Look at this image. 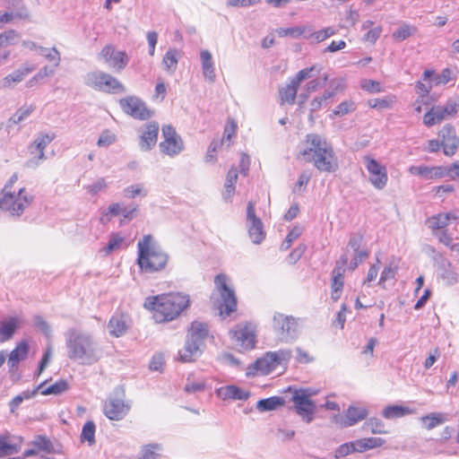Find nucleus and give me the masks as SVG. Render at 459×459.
I'll return each mask as SVG.
<instances>
[{"label": "nucleus", "instance_id": "f257e3e1", "mask_svg": "<svg viewBox=\"0 0 459 459\" xmlns=\"http://www.w3.org/2000/svg\"><path fill=\"white\" fill-rule=\"evenodd\" d=\"M67 357L82 365H92L100 358V350L92 335L75 328L68 329L65 333Z\"/></svg>", "mask_w": 459, "mask_h": 459}, {"label": "nucleus", "instance_id": "f03ea898", "mask_svg": "<svg viewBox=\"0 0 459 459\" xmlns=\"http://www.w3.org/2000/svg\"><path fill=\"white\" fill-rule=\"evenodd\" d=\"M300 154L321 172L331 173L338 169L337 157L332 144L319 134H309L306 136L305 148Z\"/></svg>", "mask_w": 459, "mask_h": 459}, {"label": "nucleus", "instance_id": "7ed1b4c3", "mask_svg": "<svg viewBox=\"0 0 459 459\" xmlns=\"http://www.w3.org/2000/svg\"><path fill=\"white\" fill-rule=\"evenodd\" d=\"M190 304L187 294L177 292L149 297L144 307L153 312L156 323L169 322L177 318Z\"/></svg>", "mask_w": 459, "mask_h": 459}, {"label": "nucleus", "instance_id": "20e7f679", "mask_svg": "<svg viewBox=\"0 0 459 459\" xmlns=\"http://www.w3.org/2000/svg\"><path fill=\"white\" fill-rule=\"evenodd\" d=\"M137 264L142 272L152 273L165 268L169 255L153 241L151 235H144L137 244Z\"/></svg>", "mask_w": 459, "mask_h": 459}, {"label": "nucleus", "instance_id": "39448f33", "mask_svg": "<svg viewBox=\"0 0 459 459\" xmlns=\"http://www.w3.org/2000/svg\"><path fill=\"white\" fill-rule=\"evenodd\" d=\"M301 319L292 315L274 312L272 318V329L277 339L283 343H291L300 333Z\"/></svg>", "mask_w": 459, "mask_h": 459}, {"label": "nucleus", "instance_id": "423d86ee", "mask_svg": "<svg viewBox=\"0 0 459 459\" xmlns=\"http://www.w3.org/2000/svg\"><path fill=\"white\" fill-rule=\"evenodd\" d=\"M84 83L105 93H124L126 87L114 76L102 71H92L84 76Z\"/></svg>", "mask_w": 459, "mask_h": 459}, {"label": "nucleus", "instance_id": "0eeeda50", "mask_svg": "<svg viewBox=\"0 0 459 459\" xmlns=\"http://www.w3.org/2000/svg\"><path fill=\"white\" fill-rule=\"evenodd\" d=\"M292 357L290 349H281L275 351H267L254 363V368L261 375H269L279 366L286 367Z\"/></svg>", "mask_w": 459, "mask_h": 459}, {"label": "nucleus", "instance_id": "6e6552de", "mask_svg": "<svg viewBox=\"0 0 459 459\" xmlns=\"http://www.w3.org/2000/svg\"><path fill=\"white\" fill-rule=\"evenodd\" d=\"M33 196L22 187L17 192L3 193L0 199L1 210L9 212L12 215L20 216L30 205Z\"/></svg>", "mask_w": 459, "mask_h": 459}, {"label": "nucleus", "instance_id": "1a4fd4ad", "mask_svg": "<svg viewBox=\"0 0 459 459\" xmlns=\"http://www.w3.org/2000/svg\"><path fill=\"white\" fill-rule=\"evenodd\" d=\"M221 301L218 305L221 315L230 316L237 308V298L234 290L228 286V277L218 274L214 280Z\"/></svg>", "mask_w": 459, "mask_h": 459}, {"label": "nucleus", "instance_id": "9d476101", "mask_svg": "<svg viewBox=\"0 0 459 459\" xmlns=\"http://www.w3.org/2000/svg\"><path fill=\"white\" fill-rule=\"evenodd\" d=\"M55 137L56 134L54 133H40L37 135L35 140L28 147L31 157L25 163L27 168L36 169L47 160L45 150Z\"/></svg>", "mask_w": 459, "mask_h": 459}, {"label": "nucleus", "instance_id": "9b49d317", "mask_svg": "<svg viewBox=\"0 0 459 459\" xmlns=\"http://www.w3.org/2000/svg\"><path fill=\"white\" fill-rule=\"evenodd\" d=\"M130 410V404L124 400L123 392L116 391L104 403L103 413L111 420H121Z\"/></svg>", "mask_w": 459, "mask_h": 459}, {"label": "nucleus", "instance_id": "f8f14e48", "mask_svg": "<svg viewBox=\"0 0 459 459\" xmlns=\"http://www.w3.org/2000/svg\"><path fill=\"white\" fill-rule=\"evenodd\" d=\"M310 395L311 394L308 390L300 389L299 391L296 390L291 398L295 411L306 423L313 421L316 410V403L309 399Z\"/></svg>", "mask_w": 459, "mask_h": 459}, {"label": "nucleus", "instance_id": "ddd939ff", "mask_svg": "<svg viewBox=\"0 0 459 459\" xmlns=\"http://www.w3.org/2000/svg\"><path fill=\"white\" fill-rule=\"evenodd\" d=\"M161 131L164 140L159 145L160 152L170 157L179 154L184 150V143L175 128L170 125H165Z\"/></svg>", "mask_w": 459, "mask_h": 459}, {"label": "nucleus", "instance_id": "4468645a", "mask_svg": "<svg viewBox=\"0 0 459 459\" xmlns=\"http://www.w3.org/2000/svg\"><path fill=\"white\" fill-rule=\"evenodd\" d=\"M121 109L134 119L146 120L152 117L144 101L135 96H128L119 100Z\"/></svg>", "mask_w": 459, "mask_h": 459}, {"label": "nucleus", "instance_id": "2eb2a0df", "mask_svg": "<svg viewBox=\"0 0 459 459\" xmlns=\"http://www.w3.org/2000/svg\"><path fill=\"white\" fill-rule=\"evenodd\" d=\"M364 164L369 173V181L377 189H383L387 183L386 169L375 159L366 156Z\"/></svg>", "mask_w": 459, "mask_h": 459}, {"label": "nucleus", "instance_id": "dca6fc26", "mask_svg": "<svg viewBox=\"0 0 459 459\" xmlns=\"http://www.w3.org/2000/svg\"><path fill=\"white\" fill-rule=\"evenodd\" d=\"M247 220L248 221V233L254 244H260L264 237V226L261 220L255 215V204L249 202L247 207Z\"/></svg>", "mask_w": 459, "mask_h": 459}, {"label": "nucleus", "instance_id": "f3484780", "mask_svg": "<svg viewBox=\"0 0 459 459\" xmlns=\"http://www.w3.org/2000/svg\"><path fill=\"white\" fill-rule=\"evenodd\" d=\"M235 345L244 351L251 350L255 345V334L253 329L247 325H238L230 332Z\"/></svg>", "mask_w": 459, "mask_h": 459}, {"label": "nucleus", "instance_id": "a211bd4d", "mask_svg": "<svg viewBox=\"0 0 459 459\" xmlns=\"http://www.w3.org/2000/svg\"><path fill=\"white\" fill-rule=\"evenodd\" d=\"M100 56L110 67L117 71L123 70L129 62V57L125 51H117L111 45L105 46Z\"/></svg>", "mask_w": 459, "mask_h": 459}, {"label": "nucleus", "instance_id": "6ab92c4d", "mask_svg": "<svg viewBox=\"0 0 459 459\" xmlns=\"http://www.w3.org/2000/svg\"><path fill=\"white\" fill-rule=\"evenodd\" d=\"M438 134L442 138L441 144L443 146L444 154L453 156L459 146V138L456 136L455 127L449 124L446 125Z\"/></svg>", "mask_w": 459, "mask_h": 459}, {"label": "nucleus", "instance_id": "aec40b11", "mask_svg": "<svg viewBox=\"0 0 459 459\" xmlns=\"http://www.w3.org/2000/svg\"><path fill=\"white\" fill-rule=\"evenodd\" d=\"M36 69V65L30 63L22 65L12 74L4 77L1 81V87L4 89H12L16 84L23 81V79Z\"/></svg>", "mask_w": 459, "mask_h": 459}, {"label": "nucleus", "instance_id": "412c9836", "mask_svg": "<svg viewBox=\"0 0 459 459\" xmlns=\"http://www.w3.org/2000/svg\"><path fill=\"white\" fill-rule=\"evenodd\" d=\"M408 171L411 175L419 176L425 180H432L446 177V168L443 166H411Z\"/></svg>", "mask_w": 459, "mask_h": 459}, {"label": "nucleus", "instance_id": "4be33fe9", "mask_svg": "<svg viewBox=\"0 0 459 459\" xmlns=\"http://www.w3.org/2000/svg\"><path fill=\"white\" fill-rule=\"evenodd\" d=\"M159 125L151 122L144 126V131L140 136L139 145L142 151H150L157 143Z\"/></svg>", "mask_w": 459, "mask_h": 459}, {"label": "nucleus", "instance_id": "5701e85b", "mask_svg": "<svg viewBox=\"0 0 459 459\" xmlns=\"http://www.w3.org/2000/svg\"><path fill=\"white\" fill-rule=\"evenodd\" d=\"M368 414V411L365 407L350 406L346 411L345 419L341 418V420L337 422H339L342 428L351 427L366 419Z\"/></svg>", "mask_w": 459, "mask_h": 459}, {"label": "nucleus", "instance_id": "b1692460", "mask_svg": "<svg viewBox=\"0 0 459 459\" xmlns=\"http://www.w3.org/2000/svg\"><path fill=\"white\" fill-rule=\"evenodd\" d=\"M28 351L29 346L27 342H22L10 352L7 365L12 375L17 370L20 361L26 359Z\"/></svg>", "mask_w": 459, "mask_h": 459}, {"label": "nucleus", "instance_id": "393cba45", "mask_svg": "<svg viewBox=\"0 0 459 459\" xmlns=\"http://www.w3.org/2000/svg\"><path fill=\"white\" fill-rule=\"evenodd\" d=\"M457 216L455 213H438L429 218L426 224L432 230L433 235L437 236V230H445L448 226L450 221H456Z\"/></svg>", "mask_w": 459, "mask_h": 459}, {"label": "nucleus", "instance_id": "a878e982", "mask_svg": "<svg viewBox=\"0 0 459 459\" xmlns=\"http://www.w3.org/2000/svg\"><path fill=\"white\" fill-rule=\"evenodd\" d=\"M217 395L223 400H241L246 401L249 398L250 393L234 385L221 387L217 390Z\"/></svg>", "mask_w": 459, "mask_h": 459}, {"label": "nucleus", "instance_id": "bb28decb", "mask_svg": "<svg viewBox=\"0 0 459 459\" xmlns=\"http://www.w3.org/2000/svg\"><path fill=\"white\" fill-rule=\"evenodd\" d=\"M201 346L187 338L185 346L178 351L179 360L182 362L194 361L202 353Z\"/></svg>", "mask_w": 459, "mask_h": 459}, {"label": "nucleus", "instance_id": "cd10ccee", "mask_svg": "<svg viewBox=\"0 0 459 459\" xmlns=\"http://www.w3.org/2000/svg\"><path fill=\"white\" fill-rule=\"evenodd\" d=\"M108 327L111 335L115 337L123 335L128 328L127 316L123 314L114 315L110 318Z\"/></svg>", "mask_w": 459, "mask_h": 459}, {"label": "nucleus", "instance_id": "c85d7f7f", "mask_svg": "<svg viewBox=\"0 0 459 459\" xmlns=\"http://www.w3.org/2000/svg\"><path fill=\"white\" fill-rule=\"evenodd\" d=\"M438 276L446 285H454L457 282V274L452 267L451 263L442 259L437 265Z\"/></svg>", "mask_w": 459, "mask_h": 459}, {"label": "nucleus", "instance_id": "c756f323", "mask_svg": "<svg viewBox=\"0 0 459 459\" xmlns=\"http://www.w3.org/2000/svg\"><path fill=\"white\" fill-rule=\"evenodd\" d=\"M208 325L205 323L195 321L191 324L187 338L203 345L204 340L208 335Z\"/></svg>", "mask_w": 459, "mask_h": 459}, {"label": "nucleus", "instance_id": "7c9ffc66", "mask_svg": "<svg viewBox=\"0 0 459 459\" xmlns=\"http://www.w3.org/2000/svg\"><path fill=\"white\" fill-rule=\"evenodd\" d=\"M202 70L204 76L211 82L215 80V69L212 54L209 50H202L200 53Z\"/></svg>", "mask_w": 459, "mask_h": 459}, {"label": "nucleus", "instance_id": "2f4dec72", "mask_svg": "<svg viewBox=\"0 0 459 459\" xmlns=\"http://www.w3.org/2000/svg\"><path fill=\"white\" fill-rule=\"evenodd\" d=\"M285 400L281 396H272L266 399L259 400L256 403V409L259 411H273L277 408L283 406Z\"/></svg>", "mask_w": 459, "mask_h": 459}, {"label": "nucleus", "instance_id": "473e14b6", "mask_svg": "<svg viewBox=\"0 0 459 459\" xmlns=\"http://www.w3.org/2000/svg\"><path fill=\"white\" fill-rule=\"evenodd\" d=\"M299 85L295 84V82L291 79L284 88L280 90L281 104L288 103L293 105L297 96L298 89Z\"/></svg>", "mask_w": 459, "mask_h": 459}, {"label": "nucleus", "instance_id": "72a5a7b5", "mask_svg": "<svg viewBox=\"0 0 459 459\" xmlns=\"http://www.w3.org/2000/svg\"><path fill=\"white\" fill-rule=\"evenodd\" d=\"M46 382L41 383L38 385V390H40V394L43 395L49 394H60L68 389V383L65 380H59L55 384L45 387Z\"/></svg>", "mask_w": 459, "mask_h": 459}, {"label": "nucleus", "instance_id": "f704fd0d", "mask_svg": "<svg viewBox=\"0 0 459 459\" xmlns=\"http://www.w3.org/2000/svg\"><path fill=\"white\" fill-rule=\"evenodd\" d=\"M446 118L442 106H436L424 115L423 123L425 126L430 127L436 124H439Z\"/></svg>", "mask_w": 459, "mask_h": 459}, {"label": "nucleus", "instance_id": "c9c22d12", "mask_svg": "<svg viewBox=\"0 0 459 459\" xmlns=\"http://www.w3.org/2000/svg\"><path fill=\"white\" fill-rule=\"evenodd\" d=\"M179 52L176 48H169L163 56L162 65L165 69L172 74L176 71L178 63Z\"/></svg>", "mask_w": 459, "mask_h": 459}, {"label": "nucleus", "instance_id": "e433bc0d", "mask_svg": "<svg viewBox=\"0 0 459 459\" xmlns=\"http://www.w3.org/2000/svg\"><path fill=\"white\" fill-rule=\"evenodd\" d=\"M18 325L15 317H11L8 321L3 322L0 326V342H4L12 338Z\"/></svg>", "mask_w": 459, "mask_h": 459}, {"label": "nucleus", "instance_id": "4c0bfd02", "mask_svg": "<svg viewBox=\"0 0 459 459\" xmlns=\"http://www.w3.org/2000/svg\"><path fill=\"white\" fill-rule=\"evenodd\" d=\"M36 107L33 104H25L22 106L9 119L13 124H20L27 119L31 113L35 110Z\"/></svg>", "mask_w": 459, "mask_h": 459}, {"label": "nucleus", "instance_id": "58836bf2", "mask_svg": "<svg viewBox=\"0 0 459 459\" xmlns=\"http://www.w3.org/2000/svg\"><path fill=\"white\" fill-rule=\"evenodd\" d=\"M39 54L44 56L48 62L53 63L54 67L59 66L61 62V55L55 47L51 48L39 47Z\"/></svg>", "mask_w": 459, "mask_h": 459}, {"label": "nucleus", "instance_id": "ea45409f", "mask_svg": "<svg viewBox=\"0 0 459 459\" xmlns=\"http://www.w3.org/2000/svg\"><path fill=\"white\" fill-rule=\"evenodd\" d=\"M410 411H411L407 407L401 405H389L383 410L382 415L385 419H396L410 413Z\"/></svg>", "mask_w": 459, "mask_h": 459}, {"label": "nucleus", "instance_id": "a19ab883", "mask_svg": "<svg viewBox=\"0 0 459 459\" xmlns=\"http://www.w3.org/2000/svg\"><path fill=\"white\" fill-rule=\"evenodd\" d=\"M95 424L93 421L89 420L87 421L82 429L81 433V440L82 442H88L89 446H92L95 444Z\"/></svg>", "mask_w": 459, "mask_h": 459}, {"label": "nucleus", "instance_id": "79ce46f5", "mask_svg": "<svg viewBox=\"0 0 459 459\" xmlns=\"http://www.w3.org/2000/svg\"><path fill=\"white\" fill-rule=\"evenodd\" d=\"M20 33L14 30H8L0 34V48L15 45L20 39Z\"/></svg>", "mask_w": 459, "mask_h": 459}, {"label": "nucleus", "instance_id": "37998d69", "mask_svg": "<svg viewBox=\"0 0 459 459\" xmlns=\"http://www.w3.org/2000/svg\"><path fill=\"white\" fill-rule=\"evenodd\" d=\"M161 450V446L158 443L145 445L141 449L140 456L137 459H158L157 451Z\"/></svg>", "mask_w": 459, "mask_h": 459}, {"label": "nucleus", "instance_id": "c03bdc74", "mask_svg": "<svg viewBox=\"0 0 459 459\" xmlns=\"http://www.w3.org/2000/svg\"><path fill=\"white\" fill-rule=\"evenodd\" d=\"M124 242V237L118 233H113L110 235L109 239L103 251L106 255L112 253L113 251L120 248Z\"/></svg>", "mask_w": 459, "mask_h": 459}, {"label": "nucleus", "instance_id": "a18cd8bd", "mask_svg": "<svg viewBox=\"0 0 459 459\" xmlns=\"http://www.w3.org/2000/svg\"><path fill=\"white\" fill-rule=\"evenodd\" d=\"M444 421V418L440 413H431L421 418V422L427 429H432L440 425Z\"/></svg>", "mask_w": 459, "mask_h": 459}, {"label": "nucleus", "instance_id": "49530a36", "mask_svg": "<svg viewBox=\"0 0 459 459\" xmlns=\"http://www.w3.org/2000/svg\"><path fill=\"white\" fill-rule=\"evenodd\" d=\"M415 31V27L403 24L394 31L393 38L396 40L402 41L413 35Z\"/></svg>", "mask_w": 459, "mask_h": 459}, {"label": "nucleus", "instance_id": "de8ad7c7", "mask_svg": "<svg viewBox=\"0 0 459 459\" xmlns=\"http://www.w3.org/2000/svg\"><path fill=\"white\" fill-rule=\"evenodd\" d=\"M302 229L299 226H295L286 236L285 239L281 245V250L286 251L291 246V244L301 235Z\"/></svg>", "mask_w": 459, "mask_h": 459}, {"label": "nucleus", "instance_id": "09e8293b", "mask_svg": "<svg viewBox=\"0 0 459 459\" xmlns=\"http://www.w3.org/2000/svg\"><path fill=\"white\" fill-rule=\"evenodd\" d=\"M356 109V106L351 100H344L341 102L335 109L333 110V115L334 117H342L347 115Z\"/></svg>", "mask_w": 459, "mask_h": 459}, {"label": "nucleus", "instance_id": "8fccbe9b", "mask_svg": "<svg viewBox=\"0 0 459 459\" xmlns=\"http://www.w3.org/2000/svg\"><path fill=\"white\" fill-rule=\"evenodd\" d=\"M365 428L368 429L373 434H384L385 430L384 422L377 418H370L365 422Z\"/></svg>", "mask_w": 459, "mask_h": 459}, {"label": "nucleus", "instance_id": "3c124183", "mask_svg": "<svg viewBox=\"0 0 459 459\" xmlns=\"http://www.w3.org/2000/svg\"><path fill=\"white\" fill-rule=\"evenodd\" d=\"M336 33V30L333 27H327L323 30H319L310 34L309 39L316 41L321 42L325 39L333 36Z\"/></svg>", "mask_w": 459, "mask_h": 459}, {"label": "nucleus", "instance_id": "603ef678", "mask_svg": "<svg viewBox=\"0 0 459 459\" xmlns=\"http://www.w3.org/2000/svg\"><path fill=\"white\" fill-rule=\"evenodd\" d=\"M124 195L126 198H134L137 195H147V191L143 188L142 184H135L129 186L124 189Z\"/></svg>", "mask_w": 459, "mask_h": 459}, {"label": "nucleus", "instance_id": "864d4df0", "mask_svg": "<svg viewBox=\"0 0 459 459\" xmlns=\"http://www.w3.org/2000/svg\"><path fill=\"white\" fill-rule=\"evenodd\" d=\"M107 186L108 185L105 178H100L92 184L86 186L84 188L91 195H96L98 193L105 190Z\"/></svg>", "mask_w": 459, "mask_h": 459}, {"label": "nucleus", "instance_id": "5fc2aeb1", "mask_svg": "<svg viewBox=\"0 0 459 459\" xmlns=\"http://www.w3.org/2000/svg\"><path fill=\"white\" fill-rule=\"evenodd\" d=\"M18 452L15 445L6 441L4 437L0 436V456L12 455Z\"/></svg>", "mask_w": 459, "mask_h": 459}, {"label": "nucleus", "instance_id": "6e6d98bb", "mask_svg": "<svg viewBox=\"0 0 459 459\" xmlns=\"http://www.w3.org/2000/svg\"><path fill=\"white\" fill-rule=\"evenodd\" d=\"M35 326L47 337L51 336V327L48 323L40 316H35L33 319Z\"/></svg>", "mask_w": 459, "mask_h": 459}, {"label": "nucleus", "instance_id": "4d7b16f0", "mask_svg": "<svg viewBox=\"0 0 459 459\" xmlns=\"http://www.w3.org/2000/svg\"><path fill=\"white\" fill-rule=\"evenodd\" d=\"M116 141V135L109 131H104L99 137L98 146L100 147H108L111 145Z\"/></svg>", "mask_w": 459, "mask_h": 459}, {"label": "nucleus", "instance_id": "13d9d810", "mask_svg": "<svg viewBox=\"0 0 459 459\" xmlns=\"http://www.w3.org/2000/svg\"><path fill=\"white\" fill-rule=\"evenodd\" d=\"M453 78H454L453 70H451L449 68H446L441 72L440 74L437 75L434 78V81H435L436 85H439V84L447 83L448 82L452 81Z\"/></svg>", "mask_w": 459, "mask_h": 459}, {"label": "nucleus", "instance_id": "bf43d9fd", "mask_svg": "<svg viewBox=\"0 0 459 459\" xmlns=\"http://www.w3.org/2000/svg\"><path fill=\"white\" fill-rule=\"evenodd\" d=\"M136 211V206H122L121 214L123 216V219L120 220V225H124L126 222L132 221L135 217Z\"/></svg>", "mask_w": 459, "mask_h": 459}, {"label": "nucleus", "instance_id": "052dcab7", "mask_svg": "<svg viewBox=\"0 0 459 459\" xmlns=\"http://www.w3.org/2000/svg\"><path fill=\"white\" fill-rule=\"evenodd\" d=\"M14 17L18 18H28L29 14L27 11L13 13V12H5L3 14H0V23H9L11 22Z\"/></svg>", "mask_w": 459, "mask_h": 459}, {"label": "nucleus", "instance_id": "680f3d73", "mask_svg": "<svg viewBox=\"0 0 459 459\" xmlns=\"http://www.w3.org/2000/svg\"><path fill=\"white\" fill-rule=\"evenodd\" d=\"M33 444L35 446H37L39 449L46 452H51L52 450V444L51 442L43 436H38L33 441Z\"/></svg>", "mask_w": 459, "mask_h": 459}, {"label": "nucleus", "instance_id": "e2e57ef3", "mask_svg": "<svg viewBox=\"0 0 459 459\" xmlns=\"http://www.w3.org/2000/svg\"><path fill=\"white\" fill-rule=\"evenodd\" d=\"M352 446L353 445L351 442H347V443L341 445L335 450L334 458L339 459V458L344 457L346 455H349L354 453L353 449H352Z\"/></svg>", "mask_w": 459, "mask_h": 459}, {"label": "nucleus", "instance_id": "0e129e2a", "mask_svg": "<svg viewBox=\"0 0 459 459\" xmlns=\"http://www.w3.org/2000/svg\"><path fill=\"white\" fill-rule=\"evenodd\" d=\"M204 388L205 385L202 381L189 382V380H187V383L186 384L184 390L188 394H195L203 392Z\"/></svg>", "mask_w": 459, "mask_h": 459}, {"label": "nucleus", "instance_id": "69168bd1", "mask_svg": "<svg viewBox=\"0 0 459 459\" xmlns=\"http://www.w3.org/2000/svg\"><path fill=\"white\" fill-rule=\"evenodd\" d=\"M362 240L363 236L360 233L351 234L350 237L348 247H350L354 252H358L361 246Z\"/></svg>", "mask_w": 459, "mask_h": 459}, {"label": "nucleus", "instance_id": "338daca9", "mask_svg": "<svg viewBox=\"0 0 459 459\" xmlns=\"http://www.w3.org/2000/svg\"><path fill=\"white\" fill-rule=\"evenodd\" d=\"M361 88L369 92H379L381 91L380 83L373 80H364L361 82Z\"/></svg>", "mask_w": 459, "mask_h": 459}, {"label": "nucleus", "instance_id": "774afa93", "mask_svg": "<svg viewBox=\"0 0 459 459\" xmlns=\"http://www.w3.org/2000/svg\"><path fill=\"white\" fill-rule=\"evenodd\" d=\"M381 32H382V28L381 27H375L371 30H369L365 35H364V38L363 39L365 41H368V42H370L372 44H374L377 39L380 37L381 35Z\"/></svg>", "mask_w": 459, "mask_h": 459}]
</instances>
